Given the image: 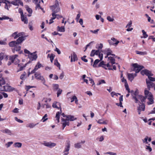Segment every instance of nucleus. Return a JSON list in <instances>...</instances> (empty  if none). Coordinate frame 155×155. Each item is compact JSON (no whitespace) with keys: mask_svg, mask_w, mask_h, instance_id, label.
Instances as JSON below:
<instances>
[{"mask_svg":"<svg viewBox=\"0 0 155 155\" xmlns=\"http://www.w3.org/2000/svg\"><path fill=\"white\" fill-rule=\"evenodd\" d=\"M87 78H88L89 80L90 81V83L91 84H90V85H92V86H93L94 84V80L90 78H88L87 77Z\"/></svg>","mask_w":155,"mask_h":155,"instance_id":"54","label":"nucleus"},{"mask_svg":"<svg viewBox=\"0 0 155 155\" xmlns=\"http://www.w3.org/2000/svg\"><path fill=\"white\" fill-rule=\"evenodd\" d=\"M107 19L110 22H113L114 20V19L113 17L109 16H107Z\"/></svg>","mask_w":155,"mask_h":155,"instance_id":"55","label":"nucleus"},{"mask_svg":"<svg viewBox=\"0 0 155 155\" xmlns=\"http://www.w3.org/2000/svg\"><path fill=\"white\" fill-rule=\"evenodd\" d=\"M95 43V42L94 41H92L91 42H90L86 46V48H85V50H86L87 48L89 46H91L92 45Z\"/></svg>","mask_w":155,"mask_h":155,"instance_id":"57","label":"nucleus"},{"mask_svg":"<svg viewBox=\"0 0 155 155\" xmlns=\"http://www.w3.org/2000/svg\"><path fill=\"white\" fill-rule=\"evenodd\" d=\"M138 104L139 105L137 107V110L138 114H140L141 112L144 111L145 106L143 103Z\"/></svg>","mask_w":155,"mask_h":155,"instance_id":"17","label":"nucleus"},{"mask_svg":"<svg viewBox=\"0 0 155 155\" xmlns=\"http://www.w3.org/2000/svg\"><path fill=\"white\" fill-rule=\"evenodd\" d=\"M53 89L54 91H57L59 89V85L58 84H53L52 85Z\"/></svg>","mask_w":155,"mask_h":155,"instance_id":"41","label":"nucleus"},{"mask_svg":"<svg viewBox=\"0 0 155 155\" xmlns=\"http://www.w3.org/2000/svg\"><path fill=\"white\" fill-rule=\"evenodd\" d=\"M141 73L143 75H146L148 77L149 75H153V74L150 71L146 69L142 70L141 71Z\"/></svg>","mask_w":155,"mask_h":155,"instance_id":"23","label":"nucleus"},{"mask_svg":"<svg viewBox=\"0 0 155 155\" xmlns=\"http://www.w3.org/2000/svg\"><path fill=\"white\" fill-rule=\"evenodd\" d=\"M108 42L110 45L115 47H116L120 42L117 39L113 37L111 38L110 40H108Z\"/></svg>","mask_w":155,"mask_h":155,"instance_id":"11","label":"nucleus"},{"mask_svg":"<svg viewBox=\"0 0 155 155\" xmlns=\"http://www.w3.org/2000/svg\"><path fill=\"white\" fill-rule=\"evenodd\" d=\"M132 24V21H129L126 26V28H130Z\"/></svg>","mask_w":155,"mask_h":155,"instance_id":"60","label":"nucleus"},{"mask_svg":"<svg viewBox=\"0 0 155 155\" xmlns=\"http://www.w3.org/2000/svg\"><path fill=\"white\" fill-rule=\"evenodd\" d=\"M52 106L53 108L60 109V111H61V105L60 103L56 101H54L53 103Z\"/></svg>","mask_w":155,"mask_h":155,"instance_id":"24","label":"nucleus"},{"mask_svg":"<svg viewBox=\"0 0 155 155\" xmlns=\"http://www.w3.org/2000/svg\"><path fill=\"white\" fill-rule=\"evenodd\" d=\"M77 60V58L76 55L75 53H73L71 56V62Z\"/></svg>","mask_w":155,"mask_h":155,"instance_id":"38","label":"nucleus"},{"mask_svg":"<svg viewBox=\"0 0 155 155\" xmlns=\"http://www.w3.org/2000/svg\"><path fill=\"white\" fill-rule=\"evenodd\" d=\"M74 147L75 148H79L81 147V143H77L74 144Z\"/></svg>","mask_w":155,"mask_h":155,"instance_id":"63","label":"nucleus"},{"mask_svg":"<svg viewBox=\"0 0 155 155\" xmlns=\"http://www.w3.org/2000/svg\"><path fill=\"white\" fill-rule=\"evenodd\" d=\"M24 53L25 54V56H27L29 59V61L26 63L27 64L31 63L32 61L36 60L38 58L36 51L31 53L27 49H24Z\"/></svg>","mask_w":155,"mask_h":155,"instance_id":"3","label":"nucleus"},{"mask_svg":"<svg viewBox=\"0 0 155 155\" xmlns=\"http://www.w3.org/2000/svg\"><path fill=\"white\" fill-rule=\"evenodd\" d=\"M77 119V118L75 116L71 115H68L66 116V119L61 118V124L62 125V128L63 130L64 127L69 124V120L73 121Z\"/></svg>","mask_w":155,"mask_h":155,"instance_id":"4","label":"nucleus"},{"mask_svg":"<svg viewBox=\"0 0 155 155\" xmlns=\"http://www.w3.org/2000/svg\"><path fill=\"white\" fill-rule=\"evenodd\" d=\"M48 119L47 114H45L42 117L41 121L42 122H44Z\"/></svg>","mask_w":155,"mask_h":155,"instance_id":"46","label":"nucleus"},{"mask_svg":"<svg viewBox=\"0 0 155 155\" xmlns=\"http://www.w3.org/2000/svg\"><path fill=\"white\" fill-rule=\"evenodd\" d=\"M25 8L26 10L29 13L28 15V16L29 17L31 16V14L32 13V9L31 8H29L28 6L27 5L25 6Z\"/></svg>","mask_w":155,"mask_h":155,"instance_id":"29","label":"nucleus"},{"mask_svg":"<svg viewBox=\"0 0 155 155\" xmlns=\"http://www.w3.org/2000/svg\"><path fill=\"white\" fill-rule=\"evenodd\" d=\"M26 36L23 35L18 38L16 41L18 45L21 44L25 39Z\"/></svg>","mask_w":155,"mask_h":155,"instance_id":"22","label":"nucleus"},{"mask_svg":"<svg viewBox=\"0 0 155 155\" xmlns=\"http://www.w3.org/2000/svg\"><path fill=\"white\" fill-rule=\"evenodd\" d=\"M147 98L149 100V101H148L147 103L148 105H150L153 103L154 101L153 96H152V97H148Z\"/></svg>","mask_w":155,"mask_h":155,"instance_id":"36","label":"nucleus"},{"mask_svg":"<svg viewBox=\"0 0 155 155\" xmlns=\"http://www.w3.org/2000/svg\"><path fill=\"white\" fill-rule=\"evenodd\" d=\"M38 123L34 124L33 122L28 123L26 125V127L31 129L34 128L38 124Z\"/></svg>","mask_w":155,"mask_h":155,"instance_id":"28","label":"nucleus"},{"mask_svg":"<svg viewBox=\"0 0 155 155\" xmlns=\"http://www.w3.org/2000/svg\"><path fill=\"white\" fill-rule=\"evenodd\" d=\"M149 144L148 145H146L145 146V149L147 151L150 152L152 150V149L151 147L149 146Z\"/></svg>","mask_w":155,"mask_h":155,"instance_id":"49","label":"nucleus"},{"mask_svg":"<svg viewBox=\"0 0 155 155\" xmlns=\"http://www.w3.org/2000/svg\"><path fill=\"white\" fill-rule=\"evenodd\" d=\"M104 54H107L105 58H108V59L110 60L111 63H114V59L116 58V56L113 53L112 51L110 49L107 48L104 51Z\"/></svg>","mask_w":155,"mask_h":155,"instance_id":"5","label":"nucleus"},{"mask_svg":"<svg viewBox=\"0 0 155 155\" xmlns=\"http://www.w3.org/2000/svg\"><path fill=\"white\" fill-rule=\"evenodd\" d=\"M21 21L23 22L24 24H28V19L26 16H25L24 15L21 16Z\"/></svg>","mask_w":155,"mask_h":155,"instance_id":"33","label":"nucleus"},{"mask_svg":"<svg viewBox=\"0 0 155 155\" xmlns=\"http://www.w3.org/2000/svg\"><path fill=\"white\" fill-rule=\"evenodd\" d=\"M57 30L58 31L64 32L65 31L64 27V26L61 27L58 26L57 28Z\"/></svg>","mask_w":155,"mask_h":155,"instance_id":"35","label":"nucleus"},{"mask_svg":"<svg viewBox=\"0 0 155 155\" xmlns=\"http://www.w3.org/2000/svg\"><path fill=\"white\" fill-rule=\"evenodd\" d=\"M16 45H18L17 42L15 41H11L8 43V45L11 47H14Z\"/></svg>","mask_w":155,"mask_h":155,"instance_id":"34","label":"nucleus"},{"mask_svg":"<svg viewBox=\"0 0 155 155\" xmlns=\"http://www.w3.org/2000/svg\"><path fill=\"white\" fill-rule=\"evenodd\" d=\"M4 58L6 61H7L8 59V56L4 53H0V59L2 60Z\"/></svg>","mask_w":155,"mask_h":155,"instance_id":"31","label":"nucleus"},{"mask_svg":"<svg viewBox=\"0 0 155 155\" xmlns=\"http://www.w3.org/2000/svg\"><path fill=\"white\" fill-rule=\"evenodd\" d=\"M70 144L69 142L66 144L64 151V155H67L68 154V151L70 149Z\"/></svg>","mask_w":155,"mask_h":155,"instance_id":"21","label":"nucleus"},{"mask_svg":"<svg viewBox=\"0 0 155 155\" xmlns=\"http://www.w3.org/2000/svg\"><path fill=\"white\" fill-rule=\"evenodd\" d=\"M101 61V60H100H100L98 59L95 60L92 64V66L94 68L99 67L98 63Z\"/></svg>","mask_w":155,"mask_h":155,"instance_id":"32","label":"nucleus"},{"mask_svg":"<svg viewBox=\"0 0 155 155\" xmlns=\"http://www.w3.org/2000/svg\"><path fill=\"white\" fill-rule=\"evenodd\" d=\"M142 32L143 33V38H146L148 36V35L147 34L146 32L144 30H142ZM142 38V37H141Z\"/></svg>","mask_w":155,"mask_h":155,"instance_id":"53","label":"nucleus"},{"mask_svg":"<svg viewBox=\"0 0 155 155\" xmlns=\"http://www.w3.org/2000/svg\"><path fill=\"white\" fill-rule=\"evenodd\" d=\"M148 136L145 137L143 139H142V141L143 143L145 144H148Z\"/></svg>","mask_w":155,"mask_h":155,"instance_id":"51","label":"nucleus"},{"mask_svg":"<svg viewBox=\"0 0 155 155\" xmlns=\"http://www.w3.org/2000/svg\"><path fill=\"white\" fill-rule=\"evenodd\" d=\"M13 142L12 141L8 142L7 143H6L5 145V147L7 148H8L10 147L11 145L13 144Z\"/></svg>","mask_w":155,"mask_h":155,"instance_id":"52","label":"nucleus"},{"mask_svg":"<svg viewBox=\"0 0 155 155\" xmlns=\"http://www.w3.org/2000/svg\"><path fill=\"white\" fill-rule=\"evenodd\" d=\"M52 17L51 18V19L49 20V24H50L53 22V20L54 19L56 18V16H55L54 13H52Z\"/></svg>","mask_w":155,"mask_h":155,"instance_id":"44","label":"nucleus"},{"mask_svg":"<svg viewBox=\"0 0 155 155\" xmlns=\"http://www.w3.org/2000/svg\"><path fill=\"white\" fill-rule=\"evenodd\" d=\"M130 92L131 93L133 99L137 101V97L139 95L138 94V90L137 89H136L135 91L132 90Z\"/></svg>","mask_w":155,"mask_h":155,"instance_id":"16","label":"nucleus"},{"mask_svg":"<svg viewBox=\"0 0 155 155\" xmlns=\"http://www.w3.org/2000/svg\"><path fill=\"white\" fill-rule=\"evenodd\" d=\"M42 65L39 62H37V64L35 65L34 70L31 71V73H34L35 71L37 70L38 69L41 67H43Z\"/></svg>","mask_w":155,"mask_h":155,"instance_id":"25","label":"nucleus"},{"mask_svg":"<svg viewBox=\"0 0 155 155\" xmlns=\"http://www.w3.org/2000/svg\"><path fill=\"white\" fill-rule=\"evenodd\" d=\"M7 39L5 38L3 40H0V45H6L7 43Z\"/></svg>","mask_w":155,"mask_h":155,"instance_id":"47","label":"nucleus"},{"mask_svg":"<svg viewBox=\"0 0 155 155\" xmlns=\"http://www.w3.org/2000/svg\"><path fill=\"white\" fill-rule=\"evenodd\" d=\"M135 52L137 54L140 55H147V53L146 51H136Z\"/></svg>","mask_w":155,"mask_h":155,"instance_id":"42","label":"nucleus"},{"mask_svg":"<svg viewBox=\"0 0 155 155\" xmlns=\"http://www.w3.org/2000/svg\"><path fill=\"white\" fill-rule=\"evenodd\" d=\"M96 121L97 124H99L107 125L109 123V120L104 118H101L97 120Z\"/></svg>","mask_w":155,"mask_h":155,"instance_id":"15","label":"nucleus"},{"mask_svg":"<svg viewBox=\"0 0 155 155\" xmlns=\"http://www.w3.org/2000/svg\"><path fill=\"white\" fill-rule=\"evenodd\" d=\"M55 56V55L53 54H48V55L47 57L50 58L51 62L52 63Z\"/></svg>","mask_w":155,"mask_h":155,"instance_id":"39","label":"nucleus"},{"mask_svg":"<svg viewBox=\"0 0 155 155\" xmlns=\"http://www.w3.org/2000/svg\"><path fill=\"white\" fill-rule=\"evenodd\" d=\"M21 49V46L18 45H16L14 49L12 50L13 53H15V51H20Z\"/></svg>","mask_w":155,"mask_h":155,"instance_id":"37","label":"nucleus"},{"mask_svg":"<svg viewBox=\"0 0 155 155\" xmlns=\"http://www.w3.org/2000/svg\"><path fill=\"white\" fill-rule=\"evenodd\" d=\"M51 9L54 14L60 11V8L59 7V3L57 0L55 1L54 5L50 7Z\"/></svg>","mask_w":155,"mask_h":155,"instance_id":"7","label":"nucleus"},{"mask_svg":"<svg viewBox=\"0 0 155 155\" xmlns=\"http://www.w3.org/2000/svg\"><path fill=\"white\" fill-rule=\"evenodd\" d=\"M147 88L148 90H150V88L153 87L154 90L155 91V84L150 81L147 78L146 80Z\"/></svg>","mask_w":155,"mask_h":155,"instance_id":"13","label":"nucleus"},{"mask_svg":"<svg viewBox=\"0 0 155 155\" xmlns=\"http://www.w3.org/2000/svg\"><path fill=\"white\" fill-rule=\"evenodd\" d=\"M137 101L134 100L135 102L138 104L143 103V102L145 101V97L143 96L139 95L137 97Z\"/></svg>","mask_w":155,"mask_h":155,"instance_id":"12","label":"nucleus"},{"mask_svg":"<svg viewBox=\"0 0 155 155\" xmlns=\"http://www.w3.org/2000/svg\"><path fill=\"white\" fill-rule=\"evenodd\" d=\"M103 47V45L101 43L97 44L96 46V48L99 51L101 50Z\"/></svg>","mask_w":155,"mask_h":155,"instance_id":"45","label":"nucleus"},{"mask_svg":"<svg viewBox=\"0 0 155 155\" xmlns=\"http://www.w3.org/2000/svg\"><path fill=\"white\" fill-rule=\"evenodd\" d=\"M123 75L122 74L121 75V81L122 82L124 83V85L127 84V80L126 79H125L124 78L122 77Z\"/></svg>","mask_w":155,"mask_h":155,"instance_id":"56","label":"nucleus"},{"mask_svg":"<svg viewBox=\"0 0 155 155\" xmlns=\"http://www.w3.org/2000/svg\"><path fill=\"white\" fill-rule=\"evenodd\" d=\"M108 61H109V63L107 64H106L105 66H103V68L106 69H108L109 70H112V66L115 63V59H114V63H111L110 60L108 59Z\"/></svg>","mask_w":155,"mask_h":155,"instance_id":"18","label":"nucleus"},{"mask_svg":"<svg viewBox=\"0 0 155 155\" xmlns=\"http://www.w3.org/2000/svg\"><path fill=\"white\" fill-rule=\"evenodd\" d=\"M33 2L36 5V10H39L40 9L42 10L43 9L41 7V5L43 3V0H32Z\"/></svg>","mask_w":155,"mask_h":155,"instance_id":"10","label":"nucleus"},{"mask_svg":"<svg viewBox=\"0 0 155 155\" xmlns=\"http://www.w3.org/2000/svg\"><path fill=\"white\" fill-rule=\"evenodd\" d=\"M24 35V33L23 32H15L12 34V36L14 39H15L18 37H21Z\"/></svg>","mask_w":155,"mask_h":155,"instance_id":"20","label":"nucleus"},{"mask_svg":"<svg viewBox=\"0 0 155 155\" xmlns=\"http://www.w3.org/2000/svg\"><path fill=\"white\" fill-rule=\"evenodd\" d=\"M152 75H149L148 77V78L150 81H155V78L151 77Z\"/></svg>","mask_w":155,"mask_h":155,"instance_id":"59","label":"nucleus"},{"mask_svg":"<svg viewBox=\"0 0 155 155\" xmlns=\"http://www.w3.org/2000/svg\"><path fill=\"white\" fill-rule=\"evenodd\" d=\"M18 55L15 54L10 56L9 57L10 60L12 62H14L15 64L18 65V67L19 69L17 70V72H18L20 71L23 70L27 65L26 63H21L20 60L18 58Z\"/></svg>","mask_w":155,"mask_h":155,"instance_id":"1","label":"nucleus"},{"mask_svg":"<svg viewBox=\"0 0 155 155\" xmlns=\"http://www.w3.org/2000/svg\"><path fill=\"white\" fill-rule=\"evenodd\" d=\"M145 15L146 17L147 18V20L148 22L152 24L154 23L153 20V19H151L150 17H149L147 14H146Z\"/></svg>","mask_w":155,"mask_h":155,"instance_id":"48","label":"nucleus"},{"mask_svg":"<svg viewBox=\"0 0 155 155\" xmlns=\"http://www.w3.org/2000/svg\"><path fill=\"white\" fill-rule=\"evenodd\" d=\"M27 77L26 73L25 72H24L22 74L20 77V78L22 80H24Z\"/></svg>","mask_w":155,"mask_h":155,"instance_id":"40","label":"nucleus"},{"mask_svg":"<svg viewBox=\"0 0 155 155\" xmlns=\"http://www.w3.org/2000/svg\"><path fill=\"white\" fill-rule=\"evenodd\" d=\"M133 67L134 68V70L135 71V73L127 74L128 79L131 81H132L134 78L137 76L136 73L139 72L143 68L142 66L138 65L137 63L133 64Z\"/></svg>","mask_w":155,"mask_h":155,"instance_id":"2","label":"nucleus"},{"mask_svg":"<svg viewBox=\"0 0 155 155\" xmlns=\"http://www.w3.org/2000/svg\"><path fill=\"white\" fill-rule=\"evenodd\" d=\"M42 144L44 146L50 148H52L55 147L56 145V144L55 143L51 142H47L46 141H44L42 143Z\"/></svg>","mask_w":155,"mask_h":155,"instance_id":"14","label":"nucleus"},{"mask_svg":"<svg viewBox=\"0 0 155 155\" xmlns=\"http://www.w3.org/2000/svg\"><path fill=\"white\" fill-rule=\"evenodd\" d=\"M104 154H109L110 155H116L117 154L116 153H113L112 152H108L105 153H104Z\"/></svg>","mask_w":155,"mask_h":155,"instance_id":"64","label":"nucleus"},{"mask_svg":"<svg viewBox=\"0 0 155 155\" xmlns=\"http://www.w3.org/2000/svg\"><path fill=\"white\" fill-rule=\"evenodd\" d=\"M9 19V21H12L13 19L11 18H9L6 15H2V17H0V20H8Z\"/></svg>","mask_w":155,"mask_h":155,"instance_id":"30","label":"nucleus"},{"mask_svg":"<svg viewBox=\"0 0 155 155\" xmlns=\"http://www.w3.org/2000/svg\"><path fill=\"white\" fill-rule=\"evenodd\" d=\"M35 78L37 80H40L43 84L47 87H48V86L46 84V81L44 77L41 76V74L39 73H36L35 74Z\"/></svg>","mask_w":155,"mask_h":155,"instance_id":"8","label":"nucleus"},{"mask_svg":"<svg viewBox=\"0 0 155 155\" xmlns=\"http://www.w3.org/2000/svg\"><path fill=\"white\" fill-rule=\"evenodd\" d=\"M2 132L3 133L6 134H7L12 136L14 134L13 132L11 130H10L8 129H5L3 130H2Z\"/></svg>","mask_w":155,"mask_h":155,"instance_id":"26","label":"nucleus"},{"mask_svg":"<svg viewBox=\"0 0 155 155\" xmlns=\"http://www.w3.org/2000/svg\"><path fill=\"white\" fill-rule=\"evenodd\" d=\"M22 145V143L19 142H16L14 144V146L15 147L18 148H21Z\"/></svg>","mask_w":155,"mask_h":155,"instance_id":"43","label":"nucleus"},{"mask_svg":"<svg viewBox=\"0 0 155 155\" xmlns=\"http://www.w3.org/2000/svg\"><path fill=\"white\" fill-rule=\"evenodd\" d=\"M150 90H148L147 88H145L144 91V96L145 97V100L147 98L152 96L153 94L152 93L150 92Z\"/></svg>","mask_w":155,"mask_h":155,"instance_id":"19","label":"nucleus"},{"mask_svg":"<svg viewBox=\"0 0 155 155\" xmlns=\"http://www.w3.org/2000/svg\"><path fill=\"white\" fill-rule=\"evenodd\" d=\"M9 0H0V6H1V3H5L7 4V3H10Z\"/></svg>","mask_w":155,"mask_h":155,"instance_id":"58","label":"nucleus"},{"mask_svg":"<svg viewBox=\"0 0 155 155\" xmlns=\"http://www.w3.org/2000/svg\"><path fill=\"white\" fill-rule=\"evenodd\" d=\"M62 91V89L59 88L58 90V91L57 92V97H58L61 94V93Z\"/></svg>","mask_w":155,"mask_h":155,"instance_id":"62","label":"nucleus"},{"mask_svg":"<svg viewBox=\"0 0 155 155\" xmlns=\"http://www.w3.org/2000/svg\"><path fill=\"white\" fill-rule=\"evenodd\" d=\"M62 112V111H60V112H57L56 113L55 117V121L56 123H58L59 122V119L60 114Z\"/></svg>","mask_w":155,"mask_h":155,"instance_id":"27","label":"nucleus"},{"mask_svg":"<svg viewBox=\"0 0 155 155\" xmlns=\"http://www.w3.org/2000/svg\"><path fill=\"white\" fill-rule=\"evenodd\" d=\"M54 64L58 67L59 69L60 68V64L56 59H55L54 61Z\"/></svg>","mask_w":155,"mask_h":155,"instance_id":"61","label":"nucleus"},{"mask_svg":"<svg viewBox=\"0 0 155 155\" xmlns=\"http://www.w3.org/2000/svg\"><path fill=\"white\" fill-rule=\"evenodd\" d=\"M0 81H3L2 83H0V91H11L15 90V88L8 85L5 84V82L3 80H0Z\"/></svg>","mask_w":155,"mask_h":155,"instance_id":"6","label":"nucleus"},{"mask_svg":"<svg viewBox=\"0 0 155 155\" xmlns=\"http://www.w3.org/2000/svg\"><path fill=\"white\" fill-rule=\"evenodd\" d=\"M90 55L91 57H94L95 55H98L100 60H102L103 58V54L101 53L98 50H92L91 52Z\"/></svg>","mask_w":155,"mask_h":155,"instance_id":"9","label":"nucleus"},{"mask_svg":"<svg viewBox=\"0 0 155 155\" xmlns=\"http://www.w3.org/2000/svg\"><path fill=\"white\" fill-rule=\"evenodd\" d=\"M105 83H106V82L104 80H99L98 81L97 85H101V84H105Z\"/></svg>","mask_w":155,"mask_h":155,"instance_id":"50","label":"nucleus"}]
</instances>
